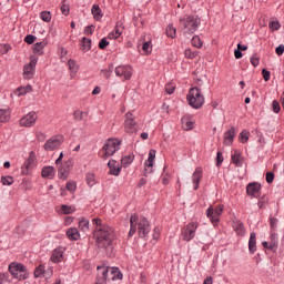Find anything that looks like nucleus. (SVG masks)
Here are the masks:
<instances>
[{
	"label": "nucleus",
	"mask_w": 284,
	"mask_h": 284,
	"mask_svg": "<svg viewBox=\"0 0 284 284\" xmlns=\"http://www.w3.org/2000/svg\"><path fill=\"white\" fill-rule=\"evenodd\" d=\"M92 223L95 225V230L93 231L95 245L99 250H104L106 256L112 258L114 256V242L116 241L114 229L105 223L103 224L99 217H94Z\"/></svg>",
	"instance_id": "obj_1"
},
{
	"label": "nucleus",
	"mask_w": 284,
	"mask_h": 284,
	"mask_svg": "<svg viewBox=\"0 0 284 284\" xmlns=\"http://www.w3.org/2000/svg\"><path fill=\"white\" fill-rule=\"evenodd\" d=\"M201 26V19L199 16H186L180 18V29L183 34H194Z\"/></svg>",
	"instance_id": "obj_2"
},
{
	"label": "nucleus",
	"mask_w": 284,
	"mask_h": 284,
	"mask_svg": "<svg viewBox=\"0 0 284 284\" xmlns=\"http://www.w3.org/2000/svg\"><path fill=\"white\" fill-rule=\"evenodd\" d=\"M186 101L191 108L194 110H201L205 103V97L201 92V88L193 87L190 89L189 94L186 95Z\"/></svg>",
	"instance_id": "obj_3"
},
{
	"label": "nucleus",
	"mask_w": 284,
	"mask_h": 284,
	"mask_svg": "<svg viewBox=\"0 0 284 284\" xmlns=\"http://www.w3.org/2000/svg\"><path fill=\"white\" fill-rule=\"evenodd\" d=\"M121 145V140L119 139H108L102 146V151L104 152L102 155V159H110V156H113L114 153L119 152Z\"/></svg>",
	"instance_id": "obj_4"
},
{
	"label": "nucleus",
	"mask_w": 284,
	"mask_h": 284,
	"mask_svg": "<svg viewBox=\"0 0 284 284\" xmlns=\"http://www.w3.org/2000/svg\"><path fill=\"white\" fill-rule=\"evenodd\" d=\"M9 272L11 273L13 278H18V281H26L30 276L28 273V268L23 264L11 263L9 265Z\"/></svg>",
	"instance_id": "obj_5"
},
{
	"label": "nucleus",
	"mask_w": 284,
	"mask_h": 284,
	"mask_svg": "<svg viewBox=\"0 0 284 284\" xmlns=\"http://www.w3.org/2000/svg\"><path fill=\"white\" fill-rule=\"evenodd\" d=\"M224 206L223 205H217L216 209L210 206L206 210V216L210 219L211 223L213 225H216L221 221V215L223 214Z\"/></svg>",
	"instance_id": "obj_6"
},
{
	"label": "nucleus",
	"mask_w": 284,
	"mask_h": 284,
	"mask_svg": "<svg viewBox=\"0 0 284 284\" xmlns=\"http://www.w3.org/2000/svg\"><path fill=\"white\" fill-rule=\"evenodd\" d=\"M102 276L106 277L108 281H121L123 278V273L119 267H106L102 271Z\"/></svg>",
	"instance_id": "obj_7"
},
{
	"label": "nucleus",
	"mask_w": 284,
	"mask_h": 284,
	"mask_svg": "<svg viewBox=\"0 0 284 284\" xmlns=\"http://www.w3.org/2000/svg\"><path fill=\"white\" fill-rule=\"evenodd\" d=\"M139 129V124H136V121L134 120V115L132 112H128L125 114V121H124V130L128 132V134H134L136 130Z\"/></svg>",
	"instance_id": "obj_8"
},
{
	"label": "nucleus",
	"mask_w": 284,
	"mask_h": 284,
	"mask_svg": "<svg viewBox=\"0 0 284 284\" xmlns=\"http://www.w3.org/2000/svg\"><path fill=\"white\" fill-rule=\"evenodd\" d=\"M138 234L140 239H145L150 234V222L146 217H141L138 223Z\"/></svg>",
	"instance_id": "obj_9"
},
{
	"label": "nucleus",
	"mask_w": 284,
	"mask_h": 284,
	"mask_svg": "<svg viewBox=\"0 0 284 284\" xmlns=\"http://www.w3.org/2000/svg\"><path fill=\"white\" fill-rule=\"evenodd\" d=\"M116 77H122L124 81L132 79V67L131 65H119L115 68Z\"/></svg>",
	"instance_id": "obj_10"
},
{
	"label": "nucleus",
	"mask_w": 284,
	"mask_h": 284,
	"mask_svg": "<svg viewBox=\"0 0 284 284\" xmlns=\"http://www.w3.org/2000/svg\"><path fill=\"white\" fill-rule=\"evenodd\" d=\"M63 143V139H59L57 136L50 138L43 145L45 152H52L54 150H59L61 144Z\"/></svg>",
	"instance_id": "obj_11"
},
{
	"label": "nucleus",
	"mask_w": 284,
	"mask_h": 284,
	"mask_svg": "<svg viewBox=\"0 0 284 284\" xmlns=\"http://www.w3.org/2000/svg\"><path fill=\"white\" fill-rule=\"evenodd\" d=\"M196 223L191 222L189 223L183 230H182V234H183V240L184 241H192L194 235L196 234Z\"/></svg>",
	"instance_id": "obj_12"
},
{
	"label": "nucleus",
	"mask_w": 284,
	"mask_h": 284,
	"mask_svg": "<svg viewBox=\"0 0 284 284\" xmlns=\"http://www.w3.org/2000/svg\"><path fill=\"white\" fill-rule=\"evenodd\" d=\"M37 123V113L36 112H29L27 115H24L20 121L19 124L22 128H32Z\"/></svg>",
	"instance_id": "obj_13"
},
{
	"label": "nucleus",
	"mask_w": 284,
	"mask_h": 284,
	"mask_svg": "<svg viewBox=\"0 0 284 284\" xmlns=\"http://www.w3.org/2000/svg\"><path fill=\"white\" fill-rule=\"evenodd\" d=\"M261 183L251 182L246 185V194L248 196H254L255 199H257L258 194H261Z\"/></svg>",
	"instance_id": "obj_14"
},
{
	"label": "nucleus",
	"mask_w": 284,
	"mask_h": 284,
	"mask_svg": "<svg viewBox=\"0 0 284 284\" xmlns=\"http://www.w3.org/2000/svg\"><path fill=\"white\" fill-rule=\"evenodd\" d=\"M154 159H156V150L151 149L149 152L148 163L145 165L143 176H148V174H152V170L148 172V168H154Z\"/></svg>",
	"instance_id": "obj_15"
},
{
	"label": "nucleus",
	"mask_w": 284,
	"mask_h": 284,
	"mask_svg": "<svg viewBox=\"0 0 284 284\" xmlns=\"http://www.w3.org/2000/svg\"><path fill=\"white\" fill-rule=\"evenodd\" d=\"M234 136H236V129L232 126L224 133V145H232V143H234Z\"/></svg>",
	"instance_id": "obj_16"
},
{
	"label": "nucleus",
	"mask_w": 284,
	"mask_h": 284,
	"mask_svg": "<svg viewBox=\"0 0 284 284\" xmlns=\"http://www.w3.org/2000/svg\"><path fill=\"white\" fill-rule=\"evenodd\" d=\"M108 168L109 174H112L113 176H119V174H121V170H123L122 166H116L115 160H110L108 163Z\"/></svg>",
	"instance_id": "obj_17"
},
{
	"label": "nucleus",
	"mask_w": 284,
	"mask_h": 284,
	"mask_svg": "<svg viewBox=\"0 0 284 284\" xmlns=\"http://www.w3.org/2000/svg\"><path fill=\"white\" fill-rule=\"evenodd\" d=\"M201 179H203V169L197 168L193 173L194 190H199V184L201 183Z\"/></svg>",
	"instance_id": "obj_18"
},
{
	"label": "nucleus",
	"mask_w": 284,
	"mask_h": 284,
	"mask_svg": "<svg viewBox=\"0 0 284 284\" xmlns=\"http://www.w3.org/2000/svg\"><path fill=\"white\" fill-rule=\"evenodd\" d=\"M42 179H54V166H43L41 171Z\"/></svg>",
	"instance_id": "obj_19"
},
{
	"label": "nucleus",
	"mask_w": 284,
	"mask_h": 284,
	"mask_svg": "<svg viewBox=\"0 0 284 284\" xmlns=\"http://www.w3.org/2000/svg\"><path fill=\"white\" fill-rule=\"evenodd\" d=\"M52 263H61L63 261V250L55 248L51 255Z\"/></svg>",
	"instance_id": "obj_20"
},
{
	"label": "nucleus",
	"mask_w": 284,
	"mask_h": 284,
	"mask_svg": "<svg viewBox=\"0 0 284 284\" xmlns=\"http://www.w3.org/2000/svg\"><path fill=\"white\" fill-rule=\"evenodd\" d=\"M91 14L93 16V19L95 21H101V19L103 18V13L101 12V8L99 7V4L92 6Z\"/></svg>",
	"instance_id": "obj_21"
},
{
	"label": "nucleus",
	"mask_w": 284,
	"mask_h": 284,
	"mask_svg": "<svg viewBox=\"0 0 284 284\" xmlns=\"http://www.w3.org/2000/svg\"><path fill=\"white\" fill-rule=\"evenodd\" d=\"M248 251L251 254L256 252V233L252 232L248 240Z\"/></svg>",
	"instance_id": "obj_22"
},
{
	"label": "nucleus",
	"mask_w": 284,
	"mask_h": 284,
	"mask_svg": "<svg viewBox=\"0 0 284 284\" xmlns=\"http://www.w3.org/2000/svg\"><path fill=\"white\" fill-rule=\"evenodd\" d=\"M67 236L70 241H79V236H81V234H79V230H77V227H71L67 231Z\"/></svg>",
	"instance_id": "obj_23"
},
{
	"label": "nucleus",
	"mask_w": 284,
	"mask_h": 284,
	"mask_svg": "<svg viewBox=\"0 0 284 284\" xmlns=\"http://www.w3.org/2000/svg\"><path fill=\"white\" fill-rule=\"evenodd\" d=\"M81 48H82V51L84 52H88L92 49V39L90 38H82L81 40Z\"/></svg>",
	"instance_id": "obj_24"
},
{
	"label": "nucleus",
	"mask_w": 284,
	"mask_h": 284,
	"mask_svg": "<svg viewBox=\"0 0 284 284\" xmlns=\"http://www.w3.org/2000/svg\"><path fill=\"white\" fill-rule=\"evenodd\" d=\"M231 159L232 163H234L236 168H243V158H241V153H239V151H235Z\"/></svg>",
	"instance_id": "obj_25"
},
{
	"label": "nucleus",
	"mask_w": 284,
	"mask_h": 284,
	"mask_svg": "<svg viewBox=\"0 0 284 284\" xmlns=\"http://www.w3.org/2000/svg\"><path fill=\"white\" fill-rule=\"evenodd\" d=\"M23 75L24 79H32L34 77V69L32 67H29V64H26L23 67Z\"/></svg>",
	"instance_id": "obj_26"
},
{
	"label": "nucleus",
	"mask_w": 284,
	"mask_h": 284,
	"mask_svg": "<svg viewBox=\"0 0 284 284\" xmlns=\"http://www.w3.org/2000/svg\"><path fill=\"white\" fill-rule=\"evenodd\" d=\"M10 121V111L0 109V123H8Z\"/></svg>",
	"instance_id": "obj_27"
},
{
	"label": "nucleus",
	"mask_w": 284,
	"mask_h": 284,
	"mask_svg": "<svg viewBox=\"0 0 284 284\" xmlns=\"http://www.w3.org/2000/svg\"><path fill=\"white\" fill-rule=\"evenodd\" d=\"M69 70L71 71V77H74L77 72H79V64H77V61L70 59L68 61Z\"/></svg>",
	"instance_id": "obj_28"
},
{
	"label": "nucleus",
	"mask_w": 284,
	"mask_h": 284,
	"mask_svg": "<svg viewBox=\"0 0 284 284\" xmlns=\"http://www.w3.org/2000/svg\"><path fill=\"white\" fill-rule=\"evenodd\" d=\"M70 175V171H68L63 166H59L58 170V176L59 179H61L62 181L68 180V176Z\"/></svg>",
	"instance_id": "obj_29"
},
{
	"label": "nucleus",
	"mask_w": 284,
	"mask_h": 284,
	"mask_svg": "<svg viewBox=\"0 0 284 284\" xmlns=\"http://www.w3.org/2000/svg\"><path fill=\"white\" fill-rule=\"evenodd\" d=\"M79 229H80L82 232H90V221L87 220V219H82V220L79 222Z\"/></svg>",
	"instance_id": "obj_30"
},
{
	"label": "nucleus",
	"mask_w": 284,
	"mask_h": 284,
	"mask_svg": "<svg viewBox=\"0 0 284 284\" xmlns=\"http://www.w3.org/2000/svg\"><path fill=\"white\" fill-rule=\"evenodd\" d=\"M166 37H170L171 39L176 38V28H174L173 24H169L166 27Z\"/></svg>",
	"instance_id": "obj_31"
},
{
	"label": "nucleus",
	"mask_w": 284,
	"mask_h": 284,
	"mask_svg": "<svg viewBox=\"0 0 284 284\" xmlns=\"http://www.w3.org/2000/svg\"><path fill=\"white\" fill-rule=\"evenodd\" d=\"M191 43L194 48H197V49L203 48V41L199 36H194L191 40Z\"/></svg>",
	"instance_id": "obj_32"
},
{
	"label": "nucleus",
	"mask_w": 284,
	"mask_h": 284,
	"mask_svg": "<svg viewBox=\"0 0 284 284\" xmlns=\"http://www.w3.org/2000/svg\"><path fill=\"white\" fill-rule=\"evenodd\" d=\"M19 97H23L28 94V92H32V85L27 84L26 87L18 88Z\"/></svg>",
	"instance_id": "obj_33"
},
{
	"label": "nucleus",
	"mask_w": 284,
	"mask_h": 284,
	"mask_svg": "<svg viewBox=\"0 0 284 284\" xmlns=\"http://www.w3.org/2000/svg\"><path fill=\"white\" fill-rule=\"evenodd\" d=\"M40 18L42 21H45V23H50V21H52V13L50 11H42Z\"/></svg>",
	"instance_id": "obj_34"
},
{
	"label": "nucleus",
	"mask_w": 284,
	"mask_h": 284,
	"mask_svg": "<svg viewBox=\"0 0 284 284\" xmlns=\"http://www.w3.org/2000/svg\"><path fill=\"white\" fill-rule=\"evenodd\" d=\"M45 45H48V43L45 41L42 42H37L33 44V50L34 52H41V54H43V48H45Z\"/></svg>",
	"instance_id": "obj_35"
},
{
	"label": "nucleus",
	"mask_w": 284,
	"mask_h": 284,
	"mask_svg": "<svg viewBox=\"0 0 284 284\" xmlns=\"http://www.w3.org/2000/svg\"><path fill=\"white\" fill-rule=\"evenodd\" d=\"M85 181H87L89 187H94V185L97 183V181H94V173H88L85 175Z\"/></svg>",
	"instance_id": "obj_36"
},
{
	"label": "nucleus",
	"mask_w": 284,
	"mask_h": 284,
	"mask_svg": "<svg viewBox=\"0 0 284 284\" xmlns=\"http://www.w3.org/2000/svg\"><path fill=\"white\" fill-rule=\"evenodd\" d=\"M240 141H241V143H247V141H250V131L243 130L240 133Z\"/></svg>",
	"instance_id": "obj_37"
},
{
	"label": "nucleus",
	"mask_w": 284,
	"mask_h": 284,
	"mask_svg": "<svg viewBox=\"0 0 284 284\" xmlns=\"http://www.w3.org/2000/svg\"><path fill=\"white\" fill-rule=\"evenodd\" d=\"M1 183L2 185H12V183H14V178H12L11 175H7V176H1Z\"/></svg>",
	"instance_id": "obj_38"
},
{
	"label": "nucleus",
	"mask_w": 284,
	"mask_h": 284,
	"mask_svg": "<svg viewBox=\"0 0 284 284\" xmlns=\"http://www.w3.org/2000/svg\"><path fill=\"white\" fill-rule=\"evenodd\" d=\"M132 161H134V155H126L121 159V163L122 165H124V168H128V165H130Z\"/></svg>",
	"instance_id": "obj_39"
},
{
	"label": "nucleus",
	"mask_w": 284,
	"mask_h": 284,
	"mask_svg": "<svg viewBox=\"0 0 284 284\" xmlns=\"http://www.w3.org/2000/svg\"><path fill=\"white\" fill-rule=\"evenodd\" d=\"M182 124L184 130H193L194 129V123L192 121H187V118H182Z\"/></svg>",
	"instance_id": "obj_40"
},
{
	"label": "nucleus",
	"mask_w": 284,
	"mask_h": 284,
	"mask_svg": "<svg viewBox=\"0 0 284 284\" xmlns=\"http://www.w3.org/2000/svg\"><path fill=\"white\" fill-rule=\"evenodd\" d=\"M45 272V266L43 265H39L36 270H34V278H39L43 273Z\"/></svg>",
	"instance_id": "obj_41"
},
{
	"label": "nucleus",
	"mask_w": 284,
	"mask_h": 284,
	"mask_svg": "<svg viewBox=\"0 0 284 284\" xmlns=\"http://www.w3.org/2000/svg\"><path fill=\"white\" fill-rule=\"evenodd\" d=\"M60 10L61 13L64 14V17H68V14H70V6L65 4V0L62 1Z\"/></svg>",
	"instance_id": "obj_42"
},
{
	"label": "nucleus",
	"mask_w": 284,
	"mask_h": 284,
	"mask_svg": "<svg viewBox=\"0 0 284 284\" xmlns=\"http://www.w3.org/2000/svg\"><path fill=\"white\" fill-rule=\"evenodd\" d=\"M268 201L270 200L267 199V196L263 195L257 202L260 210H263L265 205L268 203Z\"/></svg>",
	"instance_id": "obj_43"
},
{
	"label": "nucleus",
	"mask_w": 284,
	"mask_h": 284,
	"mask_svg": "<svg viewBox=\"0 0 284 284\" xmlns=\"http://www.w3.org/2000/svg\"><path fill=\"white\" fill-rule=\"evenodd\" d=\"M272 110L275 114H278V112H281V103H278V100H274L272 102Z\"/></svg>",
	"instance_id": "obj_44"
},
{
	"label": "nucleus",
	"mask_w": 284,
	"mask_h": 284,
	"mask_svg": "<svg viewBox=\"0 0 284 284\" xmlns=\"http://www.w3.org/2000/svg\"><path fill=\"white\" fill-rule=\"evenodd\" d=\"M110 45V42L108 41V39L103 38L100 40L98 48L100 50H105V48H108Z\"/></svg>",
	"instance_id": "obj_45"
},
{
	"label": "nucleus",
	"mask_w": 284,
	"mask_h": 284,
	"mask_svg": "<svg viewBox=\"0 0 284 284\" xmlns=\"http://www.w3.org/2000/svg\"><path fill=\"white\" fill-rule=\"evenodd\" d=\"M37 41V37L32 34H28L24 38V43H28V45H32Z\"/></svg>",
	"instance_id": "obj_46"
},
{
	"label": "nucleus",
	"mask_w": 284,
	"mask_h": 284,
	"mask_svg": "<svg viewBox=\"0 0 284 284\" xmlns=\"http://www.w3.org/2000/svg\"><path fill=\"white\" fill-rule=\"evenodd\" d=\"M205 81H207V75H203V77L196 75V78H195V83L200 88L203 85V83H205Z\"/></svg>",
	"instance_id": "obj_47"
},
{
	"label": "nucleus",
	"mask_w": 284,
	"mask_h": 284,
	"mask_svg": "<svg viewBox=\"0 0 284 284\" xmlns=\"http://www.w3.org/2000/svg\"><path fill=\"white\" fill-rule=\"evenodd\" d=\"M270 30H281V22L278 21H271L268 23Z\"/></svg>",
	"instance_id": "obj_48"
},
{
	"label": "nucleus",
	"mask_w": 284,
	"mask_h": 284,
	"mask_svg": "<svg viewBox=\"0 0 284 284\" xmlns=\"http://www.w3.org/2000/svg\"><path fill=\"white\" fill-rule=\"evenodd\" d=\"M83 114H85L83 111L75 110L73 112V116L75 121H83Z\"/></svg>",
	"instance_id": "obj_49"
},
{
	"label": "nucleus",
	"mask_w": 284,
	"mask_h": 284,
	"mask_svg": "<svg viewBox=\"0 0 284 284\" xmlns=\"http://www.w3.org/2000/svg\"><path fill=\"white\" fill-rule=\"evenodd\" d=\"M36 160H37V155L34 153V151H31L29 153V158H28V160L26 162L28 163V165H32Z\"/></svg>",
	"instance_id": "obj_50"
},
{
	"label": "nucleus",
	"mask_w": 284,
	"mask_h": 284,
	"mask_svg": "<svg viewBox=\"0 0 284 284\" xmlns=\"http://www.w3.org/2000/svg\"><path fill=\"white\" fill-rule=\"evenodd\" d=\"M61 211L63 212V214H72L74 212L72 206H68L65 204L61 205Z\"/></svg>",
	"instance_id": "obj_51"
},
{
	"label": "nucleus",
	"mask_w": 284,
	"mask_h": 284,
	"mask_svg": "<svg viewBox=\"0 0 284 284\" xmlns=\"http://www.w3.org/2000/svg\"><path fill=\"white\" fill-rule=\"evenodd\" d=\"M67 190L68 192H74L77 190V183L72 181L67 182Z\"/></svg>",
	"instance_id": "obj_52"
},
{
	"label": "nucleus",
	"mask_w": 284,
	"mask_h": 284,
	"mask_svg": "<svg viewBox=\"0 0 284 284\" xmlns=\"http://www.w3.org/2000/svg\"><path fill=\"white\" fill-rule=\"evenodd\" d=\"M265 179H266V183L268 184L274 183V172L272 171L266 172Z\"/></svg>",
	"instance_id": "obj_53"
},
{
	"label": "nucleus",
	"mask_w": 284,
	"mask_h": 284,
	"mask_svg": "<svg viewBox=\"0 0 284 284\" xmlns=\"http://www.w3.org/2000/svg\"><path fill=\"white\" fill-rule=\"evenodd\" d=\"M223 153L221 151L217 152L216 154V165L217 168H221V165L223 164Z\"/></svg>",
	"instance_id": "obj_54"
},
{
	"label": "nucleus",
	"mask_w": 284,
	"mask_h": 284,
	"mask_svg": "<svg viewBox=\"0 0 284 284\" xmlns=\"http://www.w3.org/2000/svg\"><path fill=\"white\" fill-rule=\"evenodd\" d=\"M108 277H105V275H102V276H98L97 277V281H95V284H108Z\"/></svg>",
	"instance_id": "obj_55"
},
{
	"label": "nucleus",
	"mask_w": 284,
	"mask_h": 284,
	"mask_svg": "<svg viewBox=\"0 0 284 284\" xmlns=\"http://www.w3.org/2000/svg\"><path fill=\"white\" fill-rule=\"evenodd\" d=\"M138 222H139V214L133 213L130 217V225H136Z\"/></svg>",
	"instance_id": "obj_56"
},
{
	"label": "nucleus",
	"mask_w": 284,
	"mask_h": 284,
	"mask_svg": "<svg viewBox=\"0 0 284 284\" xmlns=\"http://www.w3.org/2000/svg\"><path fill=\"white\" fill-rule=\"evenodd\" d=\"M245 231V226L243 225V223H237L235 225V232H237V234H243V232Z\"/></svg>",
	"instance_id": "obj_57"
},
{
	"label": "nucleus",
	"mask_w": 284,
	"mask_h": 284,
	"mask_svg": "<svg viewBox=\"0 0 284 284\" xmlns=\"http://www.w3.org/2000/svg\"><path fill=\"white\" fill-rule=\"evenodd\" d=\"M84 34H88V36L94 34V24L85 27Z\"/></svg>",
	"instance_id": "obj_58"
},
{
	"label": "nucleus",
	"mask_w": 284,
	"mask_h": 284,
	"mask_svg": "<svg viewBox=\"0 0 284 284\" xmlns=\"http://www.w3.org/2000/svg\"><path fill=\"white\" fill-rule=\"evenodd\" d=\"M271 75H272V73L270 71H267V69H262V77H263L264 81H270Z\"/></svg>",
	"instance_id": "obj_59"
},
{
	"label": "nucleus",
	"mask_w": 284,
	"mask_h": 284,
	"mask_svg": "<svg viewBox=\"0 0 284 284\" xmlns=\"http://www.w3.org/2000/svg\"><path fill=\"white\" fill-rule=\"evenodd\" d=\"M260 61H261V58L255 57V55L251 57V64H252L254 68H257Z\"/></svg>",
	"instance_id": "obj_60"
},
{
	"label": "nucleus",
	"mask_w": 284,
	"mask_h": 284,
	"mask_svg": "<svg viewBox=\"0 0 284 284\" xmlns=\"http://www.w3.org/2000/svg\"><path fill=\"white\" fill-rule=\"evenodd\" d=\"M270 225L274 230L276 225H278V219L271 216L270 217Z\"/></svg>",
	"instance_id": "obj_61"
},
{
	"label": "nucleus",
	"mask_w": 284,
	"mask_h": 284,
	"mask_svg": "<svg viewBox=\"0 0 284 284\" xmlns=\"http://www.w3.org/2000/svg\"><path fill=\"white\" fill-rule=\"evenodd\" d=\"M275 52H276L277 57H283L284 45L280 44L278 47H276Z\"/></svg>",
	"instance_id": "obj_62"
},
{
	"label": "nucleus",
	"mask_w": 284,
	"mask_h": 284,
	"mask_svg": "<svg viewBox=\"0 0 284 284\" xmlns=\"http://www.w3.org/2000/svg\"><path fill=\"white\" fill-rule=\"evenodd\" d=\"M174 90H176V88H175L174 85H172V84H168V85L165 87V92H166L168 94H174Z\"/></svg>",
	"instance_id": "obj_63"
},
{
	"label": "nucleus",
	"mask_w": 284,
	"mask_h": 284,
	"mask_svg": "<svg viewBox=\"0 0 284 284\" xmlns=\"http://www.w3.org/2000/svg\"><path fill=\"white\" fill-rule=\"evenodd\" d=\"M72 165H74V162L72 160H68L64 165L62 168H64V170H72Z\"/></svg>",
	"instance_id": "obj_64"
}]
</instances>
